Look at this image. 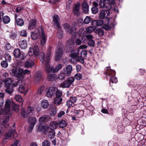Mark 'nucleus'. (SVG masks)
Wrapping results in <instances>:
<instances>
[{"instance_id":"nucleus-1","label":"nucleus","mask_w":146,"mask_h":146,"mask_svg":"<svg viewBox=\"0 0 146 146\" xmlns=\"http://www.w3.org/2000/svg\"><path fill=\"white\" fill-rule=\"evenodd\" d=\"M51 49L52 48L50 47L48 49L46 58L44 57L45 54L43 52L40 53L39 56L40 61L45 66V70L48 75L47 79L50 81L55 80L58 78V76L56 74L53 72L52 73L53 67L51 66L49 63Z\"/></svg>"},{"instance_id":"nucleus-2","label":"nucleus","mask_w":146,"mask_h":146,"mask_svg":"<svg viewBox=\"0 0 146 146\" xmlns=\"http://www.w3.org/2000/svg\"><path fill=\"white\" fill-rule=\"evenodd\" d=\"M11 73L14 76L22 80L23 78L24 75L29 74L30 71L27 69L24 70L22 68L15 67L11 70Z\"/></svg>"},{"instance_id":"nucleus-3","label":"nucleus","mask_w":146,"mask_h":146,"mask_svg":"<svg viewBox=\"0 0 146 146\" xmlns=\"http://www.w3.org/2000/svg\"><path fill=\"white\" fill-rule=\"evenodd\" d=\"M99 3L101 8L106 9L110 11H113L117 13H118L117 7L115 6V1H112L111 4H110L105 0H100Z\"/></svg>"},{"instance_id":"nucleus-4","label":"nucleus","mask_w":146,"mask_h":146,"mask_svg":"<svg viewBox=\"0 0 146 146\" xmlns=\"http://www.w3.org/2000/svg\"><path fill=\"white\" fill-rule=\"evenodd\" d=\"M110 11H106L104 10L101 11L99 13V17L100 19H103L106 17V21L105 22L103 26V28L106 30H110L112 26L110 25L109 23L110 22V19L108 17H106V13H108ZM109 15V14H107V16Z\"/></svg>"},{"instance_id":"nucleus-5","label":"nucleus","mask_w":146,"mask_h":146,"mask_svg":"<svg viewBox=\"0 0 146 146\" xmlns=\"http://www.w3.org/2000/svg\"><path fill=\"white\" fill-rule=\"evenodd\" d=\"M62 44L61 42H58L55 56V59L56 61H58L60 60L62 57L63 55V51L62 49Z\"/></svg>"},{"instance_id":"nucleus-6","label":"nucleus","mask_w":146,"mask_h":146,"mask_svg":"<svg viewBox=\"0 0 146 146\" xmlns=\"http://www.w3.org/2000/svg\"><path fill=\"white\" fill-rule=\"evenodd\" d=\"M106 77L109 76L110 78V82L112 83H116L117 82V78L115 77V72L114 70H111L110 68L107 67L106 72Z\"/></svg>"},{"instance_id":"nucleus-7","label":"nucleus","mask_w":146,"mask_h":146,"mask_svg":"<svg viewBox=\"0 0 146 146\" xmlns=\"http://www.w3.org/2000/svg\"><path fill=\"white\" fill-rule=\"evenodd\" d=\"M17 136V133L14 130L10 131L4 135V137L3 139V142L6 143L7 142V140L9 139L15 138Z\"/></svg>"},{"instance_id":"nucleus-8","label":"nucleus","mask_w":146,"mask_h":146,"mask_svg":"<svg viewBox=\"0 0 146 146\" xmlns=\"http://www.w3.org/2000/svg\"><path fill=\"white\" fill-rule=\"evenodd\" d=\"M39 52L38 46L35 45L29 48L28 54L29 55L31 56H33L34 55L35 57L37 58L38 56Z\"/></svg>"},{"instance_id":"nucleus-9","label":"nucleus","mask_w":146,"mask_h":146,"mask_svg":"<svg viewBox=\"0 0 146 146\" xmlns=\"http://www.w3.org/2000/svg\"><path fill=\"white\" fill-rule=\"evenodd\" d=\"M37 120L35 117H30L29 118L28 121L29 126L28 129L29 132H31L33 130L34 126L37 123Z\"/></svg>"},{"instance_id":"nucleus-10","label":"nucleus","mask_w":146,"mask_h":146,"mask_svg":"<svg viewBox=\"0 0 146 146\" xmlns=\"http://www.w3.org/2000/svg\"><path fill=\"white\" fill-rule=\"evenodd\" d=\"M39 33L40 35V45L42 46H43L45 44L46 40V36L45 34L44 29L41 27L39 30Z\"/></svg>"},{"instance_id":"nucleus-11","label":"nucleus","mask_w":146,"mask_h":146,"mask_svg":"<svg viewBox=\"0 0 146 146\" xmlns=\"http://www.w3.org/2000/svg\"><path fill=\"white\" fill-rule=\"evenodd\" d=\"M64 26L68 33L72 34V33H75L76 26L75 24H72L71 26H69L68 24L66 23L64 25Z\"/></svg>"},{"instance_id":"nucleus-12","label":"nucleus","mask_w":146,"mask_h":146,"mask_svg":"<svg viewBox=\"0 0 146 146\" xmlns=\"http://www.w3.org/2000/svg\"><path fill=\"white\" fill-rule=\"evenodd\" d=\"M11 101L9 99H7L5 102V107L3 110V113L5 115L9 113L10 111Z\"/></svg>"},{"instance_id":"nucleus-13","label":"nucleus","mask_w":146,"mask_h":146,"mask_svg":"<svg viewBox=\"0 0 146 146\" xmlns=\"http://www.w3.org/2000/svg\"><path fill=\"white\" fill-rule=\"evenodd\" d=\"M87 52L85 50H82L80 52V55L78 56L77 60L82 63L84 62V58L86 57Z\"/></svg>"},{"instance_id":"nucleus-14","label":"nucleus","mask_w":146,"mask_h":146,"mask_svg":"<svg viewBox=\"0 0 146 146\" xmlns=\"http://www.w3.org/2000/svg\"><path fill=\"white\" fill-rule=\"evenodd\" d=\"M56 90V88L53 87H51L46 92V95L47 97L50 98L55 94Z\"/></svg>"},{"instance_id":"nucleus-15","label":"nucleus","mask_w":146,"mask_h":146,"mask_svg":"<svg viewBox=\"0 0 146 146\" xmlns=\"http://www.w3.org/2000/svg\"><path fill=\"white\" fill-rule=\"evenodd\" d=\"M50 119V117L49 115H44L40 117L38 119V121L39 123H46Z\"/></svg>"},{"instance_id":"nucleus-16","label":"nucleus","mask_w":146,"mask_h":146,"mask_svg":"<svg viewBox=\"0 0 146 146\" xmlns=\"http://www.w3.org/2000/svg\"><path fill=\"white\" fill-rule=\"evenodd\" d=\"M92 4L93 7H92L91 9L92 12L93 14H96L98 11V4L95 1L93 2Z\"/></svg>"},{"instance_id":"nucleus-17","label":"nucleus","mask_w":146,"mask_h":146,"mask_svg":"<svg viewBox=\"0 0 146 146\" xmlns=\"http://www.w3.org/2000/svg\"><path fill=\"white\" fill-rule=\"evenodd\" d=\"M82 6V9L85 13L88 12L89 11V6L86 1H84L83 2Z\"/></svg>"},{"instance_id":"nucleus-18","label":"nucleus","mask_w":146,"mask_h":146,"mask_svg":"<svg viewBox=\"0 0 146 146\" xmlns=\"http://www.w3.org/2000/svg\"><path fill=\"white\" fill-rule=\"evenodd\" d=\"M104 24V21L102 20H93L92 21V25L95 27L96 26H101Z\"/></svg>"},{"instance_id":"nucleus-19","label":"nucleus","mask_w":146,"mask_h":146,"mask_svg":"<svg viewBox=\"0 0 146 146\" xmlns=\"http://www.w3.org/2000/svg\"><path fill=\"white\" fill-rule=\"evenodd\" d=\"M59 18L58 16L55 15L53 17V22L55 25L58 28H60V25L59 23Z\"/></svg>"},{"instance_id":"nucleus-20","label":"nucleus","mask_w":146,"mask_h":146,"mask_svg":"<svg viewBox=\"0 0 146 146\" xmlns=\"http://www.w3.org/2000/svg\"><path fill=\"white\" fill-rule=\"evenodd\" d=\"M36 26V20L35 19H33L29 22L28 29L30 30L33 29Z\"/></svg>"},{"instance_id":"nucleus-21","label":"nucleus","mask_w":146,"mask_h":146,"mask_svg":"<svg viewBox=\"0 0 146 146\" xmlns=\"http://www.w3.org/2000/svg\"><path fill=\"white\" fill-rule=\"evenodd\" d=\"M3 82L5 84V86L6 87H8L13 82V80L11 78H9L4 79Z\"/></svg>"},{"instance_id":"nucleus-22","label":"nucleus","mask_w":146,"mask_h":146,"mask_svg":"<svg viewBox=\"0 0 146 146\" xmlns=\"http://www.w3.org/2000/svg\"><path fill=\"white\" fill-rule=\"evenodd\" d=\"M74 45V41L73 38L69 40L67 42L66 46L68 48H70L72 49Z\"/></svg>"},{"instance_id":"nucleus-23","label":"nucleus","mask_w":146,"mask_h":146,"mask_svg":"<svg viewBox=\"0 0 146 146\" xmlns=\"http://www.w3.org/2000/svg\"><path fill=\"white\" fill-rule=\"evenodd\" d=\"M41 28H40L38 30V33L36 32H33L31 33V37L32 39L34 40H36L38 37H40V35L39 33V31Z\"/></svg>"},{"instance_id":"nucleus-24","label":"nucleus","mask_w":146,"mask_h":146,"mask_svg":"<svg viewBox=\"0 0 146 146\" xmlns=\"http://www.w3.org/2000/svg\"><path fill=\"white\" fill-rule=\"evenodd\" d=\"M38 130L43 132L45 133H46L48 131V129L46 125L43 126L42 125L40 124L38 127Z\"/></svg>"},{"instance_id":"nucleus-25","label":"nucleus","mask_w":146,"mask_h":146,"mask_svg":"<svg viewBox=\"0 0 146 146\" xmlns=\"http://www.w3.org/2000/svg\"><path fill=\"white\" fill-rule=\"evenodd\" d=\"M49 127L52 130L56 129L58 127V123L56 121H53L50 123Z\"/></svg>"},{"instance_id":"nucleus-26","label":"nucleus","mask_w":146,"mask_h":146,"mask_svg":"<svg viewBox=\"0 0 146 146\" xmlns=\"http://www.w3.org/2000/svg\"><path fill=\"white\" fill-rule=\"evenodd\" d=\"M15 19L17 25L20 26H22L24 23V21L23 19L21 18H17L16 15L15 16Z\"/></svg>"},{"instance_id":"nucleus-27","label":"nucleus","mask_w":146,"mask_h":146,"mask_svg":"<svg viewBox=\"0 0 146 146\" xmlns=\"http://www.w3.org/2000/svg\"><path fill=\"white\" fill-rule=\"evenodd\" d=\"M20 47L22 49H24L27 47V44L26 40H24L20 41L19 44Z\"/></svg>"},{"instance_id":"nucleus-28","label":"nucleus","mask_w":146,"mask_h":146,"mask_svg":"<svg viewBox=\"0 0 146 146\" xmlns=\"http://www.w3.org/2000/svg\"><path fill=\"white\" fill-rule=\"evenodd\" d=\"M34 62L32 60H28L26 61L24 64L25 67L27 68H29L31 67L34 65Z\"/></svg>"},{"instance_id":"nucleus-29","label":"nucleus","mask_w":146,"mask_h":146,"mask_svg":"<svg viewBox=\"0 0 146 146\" xmlns=\"http://www.w3.org/2000/svg\"><path fill=\"white\" fill-rule=\"evenodd\" d=\"M63 65L61 64H58L54 68H53L52 72L54 73L60 70L62 68Z\"/></svg>"},{"instance_id":"nucleus-30","label":"nucleus","mask_w":146,"mask_h":146,"mask_svg":"<svg viewBox=\"0 0 146 146\" xmlns=\"http://www.w3.org/2000/svg\"><path fill=\"white\" fill-rule=\"evenodd\" d=\"M41 105L43 108L44 109L47 108L49 105L48 101L46 100H43L41 102Z\"/></svg>"},{"instance_id":"nucleus-31","label":"nucleus","mask_w":146,"mask_h":146,"mask_svg":"<svg viewBox=\"0 0 146 146\" xmlns=\"http://www.w3.org/2000/svg\"><path fill=\"white\" fill-rule=\"evenodd\" d=\"M62 98L56 97L54 99V103L56 105L60 104L62 101Z\"/></svg>"},{"instance_id":"nucleus-32","label":"nucleus","mask_w":146,"mask_h":146,"mask_svg":"<svg viewBox=\"0 0 146 146\" xmlns=\"http://www.w3.org/2000/svg\"><path fill=\"white\" fill-rule=\"evenodd\" d=\"M94 32L97 33L98 36H101L104 35V31L101 29H97L94 30Z\"/></svg>"},{"instance_id":"nucleus-33","label":"nucleus","mask_w":146,"mask_h":146,"mask_svg":"<svg viewBox=\"0 0 146 146\" xmlns=\"http://www.w3.org/2000/svg\"><path fill=\"white\" fill-rule=\"evenodd\" d=\"M66 72L65 73V74H69L72 72V66L70 65H68L66 67Z\"/></svg>"},{"instance_id":"nucleus-34","label":"nucleus","mask_w":146,"mask_h":146,"mask_svg":"<svg viewBox=\"0 0 146 146\" xmlns=\"http://www.w3.org/2000/svg\"><path fill=\"white\" fill-rule=\"evenodd\" d=\"M58 125L60 127L64 128L66 126L67 122L64 120H62L59 122L58 123Z\"/></svg>"},{"instance_id":"nucleus-35","label":"nucleus","mask_w":146,"mask_h":146,"mask_svg":"<svg viewBox=\"0 0 146 146\" xmlns=\"http://www.w3.org/2000/svg\"><path fill=\"white\" fill-rule=\"evenodd\" d=\"M21 113L22 116L23 118H26L27 117L28 115V113L24 108H23L22 109Z\"/></svg>"},{"instance_id":"nucleus-36","label":"nucleus","mask_w":146,"mask_h":146,"mask_svg":"<svg viewBox=\"0 0 146 146\" xmlns=\"http://www.w3.org/2000/svg\"><path fill=\"white\" fill-rule=\"evenodd\" d=\"M13 54L17 58L19 57L21 55V52L19 49H16L13 52Z\"/></svg>"},{"instance_id":"nucleus-37","label":"nucleus","mask_w":146,"mask_h":146,"mask_svg":"<svg viewBox=\"0 0 146 146\" xmlns=\"http://www.w3.org/2000/svg\"><path fill=\"white\" fill-rule=\"evenodd\" d=\"M3 21L4 23L7 24L10 21V17L7 16H5L3 17Z\"/></svg>"},{"instance_id":"nucleus-38","label":"nucleus","mask_w":146,"mask_h":146,"mask_svg":"<svg viewBox=\"0 0 146 146\" xmlns=\"http://www.w3.org/2000/svg\"><path fill=\"white\" fill-rule=\"evenodd\" d=\"M70 86V84L68 82L67 80L64 81V82L60 84V86L62 87L63 88H68Z\"/></svg>"},{"instance_id":"nucleus-39","label":"nucleus","mask_w":146,"mask_h":146,"mask_svg":"<svg viewBox=\"0 0 146 146\" xmlns=\"http://www.w3.org/2000/svg\"><path fill=\"white\" fill-rule=\"evenodd\" d=\"M94 26L93 27L92 26H90L88 27L86 29V31L88 33H91L93 31H94V30H96V27H95L94 28Z\"/></svg>"},{"instance_id":"nucleus-40","label":"nucleus","mask_w":146,"mask_h":146,"mask_svg":"<svg viewBox=\"0 0 146 146\" xmlns=\"http://www.w3.org/2000/svg\"><path fill=\"white\" fill-rule=\"evenodd\" d=\"M34 108L32 107H29L27 108V111L28 114L29 116L32 115L33 113Z\"/></svg>"},{"instance_id":"nucleus-41","label":"nucleus","mask_w":146,"mask_h":146,"mask_svg":"<svg viewBox=\"0 0 146 146\" xmlns=\"http://www.w3.org/2000/svg\"><path fill=\"white\" fill-rule=\"evenodd\" d=\"M57 110L55 107L52 108L50 111V114L52 116H54L56 113Z\"/></svg>"},{"instance_id":"nucleus-42","label":"nucleus","mask_w":146,"mask_h":146,"mask_svg":"<svg viewBox=\"0 0 146 146\" xmlns=\"http://www.w3.org/2000/svg\"><path fill=\"white\" fill-rule=\"evenodd\" d=\"M72 4V0H68L66 3V8L67 10L70 9L71 6Z\"/></svg>"},{"instance_id":"nucleus-43","label":"nucleus","mask_w":146,"mask_h":146,"mask_svg":"<svg viewBox=\"0 0 146 146\" xmlns=\"http://www.w3.org/2000/svg\"><path fill=\"white\" fill-rule=\"evenodd\" d=\"M12 106L13 108V110L16 111L17 112L19 111V109L18 108V107L19 106V105H17L13 103L12 104Z\"/></svg>"},{"instance_id":"nucleus-44","label":"nucleus","mask_w":146,"mask_h":146,"mask_svg":"<svg viewBox=\"0 0 146 146\" xmlns=\"http://www.w3.org/2000/svg\"><path fill=\"white\" fill-rule=\"evenodd\" d=\"M56 97L62 98V92L59 90H58L57 88V90L56 91Z\"/></svg>"},{"instance_id":"nucleus-45","label":"nucleus","mask_w":146,"mask_h":146,"mask_svg":"<svg viewBox=\"0 0 146 146\" xmlns=\"http://www.w3.org/2000/svg\"><path fill=\"white\" fill-rule=\"evenodd\" d=\"M91 21V18L88 16H86L84 20V23L86 24H89Z\"/></svg>"},{"instance_id":"nucleus-46","label":"nucleus","mask_w":146,"mask_h":146,"mask_svg":"<svg viewBox=\"0 0 146 146\" xmlns=\"http://www.w3.org/2000/svg\"><path fill=\"white\" fill-rule=\"evenodd\" d=\"M16 100L18 102H21L22 101L23 99L21 96L19 95H16L15 97Z\"/></svg>"},{"instance_id":"nucleus-47","label":"nucleus","mask_w":146,"mask_h":146,"mask_svg":"<svg viewBox=\"0 0 146 146\" xmlns=\"http://www.w3.org/2000/svg\"><path fill=\"white\" fill-rule=\"evenodd\" d=\"M82 78V75L80 73H77L74 76V78L76 79L79 80H80Z\"/></svg>"},{"instance_id":"nucleus-48","label":"nucleus","mask_w":146,"mask_h":146,"mask_svg":"<svg viewBox=\"0 0 146 146\" xmlns=\"http://www.w3.org/2000/svg\"><path fill=\"white\" fill-rule=\"evenodd\" d=\"M50 143L48 140H44L42 143V146H50Z\"/></svg>"},{"instance_id":"nucleus-49","label":"nucleus","mask_w":146,"mask_h":146,"mask_svg":"<svg viewBox=\"0 0 146 146\" xmlns=\"http://www.w3.org/2000/svg\"><path fill=\"white\" fill-rule=\"evenodd\" d=\"M25 89L23 86L20 85L19 86L18 91L21 93H23L25 91Z\"/></svg>"},{"instance_id":"nucleus-50","label":"nucleus","mask_w":146,"mask_h":146,"mask_svg":"<svg viewBox=\"0 0 146 146\" xmlns=\"http://www.w3.org/2000/svg\"><path fill=\"white\" fill-rule=\"evenodd\" d=\"M9 74L6 72H5L3 73L2 74V77L3 78H5V79L9 78Z\"/></svg>"},{"instance_id":"nucleus-51","label":"nucleus","mask_w":146,"mask_h":146,"mask_svg":"<svg viewBox=\"0 0 146 146\" xmlns=\"http://www.w3.org/2000/svg\"><path fill=\"white\" fill-rule=\"evenodd\" d=\"M55 135V132L54 130H52L51 132L49 133L48 137L52 138L54 137Z\"/></svg>"},{"instance_id":"nucleus-52","label":"nucleus","mask_w":146,"mask_h":146,"mask_svg":"<svg viewBox=\"0 0 146 146\" xmlns=\"http://www.w3.org/2000/svg\"><path fill=\"white\" fill-rule=\"evenodd\" d=\"M1 66L4 68H6L8 66V64L7 62V61L3 60L1 63Z\"/></svg>"},{"instance_id":"nucleus-53","label":"nucleus","mask_w":146,"mask_h":146,"mask_svg":"<svg viewBox=\"0 0 146 146\" xmlns=\"http://www.w3.org/2000/svg\"><path fill=\"white\" fill-rule=\"evenodd\" d=\"M95 44V41L93 40H91L88 41V45L91 47H94V46Z\"/></svg>"},{"instance_id":"nucleus-54","label":"nucleus","mask_w":146,"mask_h":146,"mask_svg":"<svg viewBox=\"0 0 146 146\" xmlns=\"http://www.w3.org/2000/svg\"><path fill=\"white\" fill-rule=\"evenodd\" d=\"M67 80L71 85L74 82V78L73 77H70L68 78Z\"/></svg>"},{"instance_id":"nucleus-55","label":"nucleus","mask_w":146,"mask_h":146,"mask_svg":"<svg viewBox=\"0 0 146 146\" xmlns=\"http://www.w3.org/2000/svg\"><path fill=\"white\" fill-rule=\"evenodd\" d=\"M5 58L7 61H10L11 59V56L7 53H6L5 55Z\"/></svg>"},{"instance_id":"nucleus-56","label":"nucleus","mask_w":146,"mask_h":146,"mask_svg":"<svg viewBox=\"0 0 146 146\" xmlns=\"http://www.w3.org/2000/svg\"><path fill=\"white\" fill-rule=\"evenodd\" d=\"M85 31H84V29L83 28H81L78 31V34L80 36H83L84 34V33Z\"/></svg>"},{"instance_id":"nucleus-57","label":"nucleus","mask_w":146,"mask_h":146,"mask_svg":"<svg viewBox=\"0 0 146 146\" xmlns=\"http://www.w3.org/2000/svg\"><path fill=\"white\" fill-rule=\"evenodd\" d=\"M79 55L77 53H73L69 54V56L73 58H76Z\"/></svg>"},{"instance_id":"nucleus-58","label":"nucleus","mask_w":146,"mask_h":146,"mask_svg":"<svg viewBox=\"0 0 146 146\" xmlns=\"http://www.w3.org/2000/svg\"><path fill=\"white\" fill-rule=\"evenodd\" d=\"M44 87L43 86H42L40 87L38 91V94H40L44 90Z\"/></svg>"},{"instance_id":"nucleus-59","label":"nucleus","mask_w":146,"mask_h":146,"mask_svg":"<svg viewBox=\"0 0 146 146\" xmlns=\"http://www.w3.org/2000/svg\"><path fill=\"white\" fill-rule=\"evenodd\" d=\"M77 114L79 115L78 117L80 118L83 116V111L82 110H79L77 111Z\"/></svg>"},{"instance_id":"nucleus-60","label":"nucleus","mask_w":146,"mask_h":146,"mask_svg":"<svg viewBox=\"0 0 146 146\" xmlns=\"http://www.w3.org/2000/svg\"><path fill=\"white\" fill-rule=\"evenodd\" d=\"M20 35L22 36H27V32L25 30H22L20 32Z\"/></svg>"},{"instance_id":"nucleus-61","label":"nucleus","mask_w":146,"mask_h":146,"mask_svg":"<svg viewBox=\"0 0 146 146\" xmlns=\"http://www.w3.org/2000/svg\"><path fill=\"white\" fill-rule=\"evenodd\" d=\"M36 79L37 80H40L41 78V74L40 73H37L35 76Z\"/></svg>"},{"instance_id":"nucleus-62","label":"nucleus","mask_w":146,"mask_h":146,"mask_svg":"<svg viewBox=\"0 0 146 146\" xmlns=\"http://www.w3.org/2000/svg\"><path fill=\"white\" fill-rule=\"evenodd\" d=\"M69 100L72 101V102L74 104L75 103L77 100V98L75 97H72L70 98Z\"/></svg>"},{"instance_id":"nucleus-63","label":"nucleus","mask_w":146,"mask_h":146,"mask_svg":"<svg viewBox=\"0 0 146 146\" xmlns=\"http://www.w3.org/2000/svg\"><path fill=\"white\" fill-rule=\"evenodd\" d=\"M65 114V112L63 111H60L58 114L57 116L58 118L61 117Z\"/></svg>"},{"instance_id":"nucleus-64","label":"nucleus","mask_w":146,"mask_h":146,"mask_svg":"<svg viewBox=\"0 0 146 146\" xmlns=\"http://www.w3.org/2000/svg\"><path fill=\"white\" fill-rule=\"evenodd\" d=\"M80 6V3H77L75 5L74 10L79 11Z\"/></svg>"}]
</instances>
